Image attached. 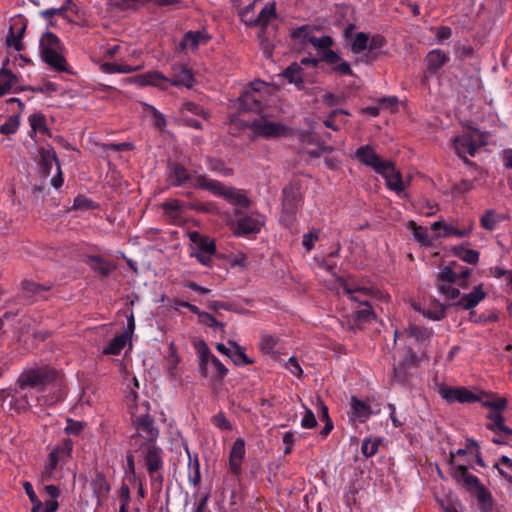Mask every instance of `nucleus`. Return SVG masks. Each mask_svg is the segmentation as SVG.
<instances>
[{
    "mask_svg": "<svg viewBox=\"0 0 512 512\" xmlns=\"http://www.w3.org/2000/svg\"><path fill=\"white\" fill-rule=\"evenodd\" d=\"M49 385L57 388L58 393L52 402L63 401L65 391L62 388V380L60 373L50 366H33L24 369L16 380L15 386L20 390L36 389L44 391Z\"/></svg>",
    "mask_w": 512,
    "mask_h": 512,
    "instance_id": "nucleus-1",
    "label": "nucleus"
},
{
    "mask_svg": "<svg viewBox=\"0 0 512 512\" xmlns=\"http://www.w3.org/2000/svg\"><path fill=\"white\" fill-rule=\"evenodd\" d=\"M129 83H135L139 86H154L161 90H167L171 86H184L192 88L194 76L192 70L185 64L176 63L171 67V77L168 78L159 71H149L144 74L128 78Z\"/></svg>",
    "mask_w": 512,
    "mask_h": 512,
    "instance_id": "nucleus-2",
    "label": "nucleus"
},
{
    "mask_svg": "<svg viewBox=\"0 0 512 512\" xmlns=\"http://www.w3.org/2000/svg\"><path fill=\"white\" fill-rule=\"evenodd\" d=\"M149 409L150 403L144 401L138 406L137 412L131 416L132 425L136 432L130 436L129 447L135 452L142 450L145 444L156 443L160 434Z\"/></svg>",
    "mask_w": 512,
    "mask_h": 512,
    "instance_id": "nucleus-3",
    "label": "nucleus"
},
{
    "mask_svg": "<svg viewBox=\"0 0 512 512\" xmlns=\"http://www.w3.org/2000/svg\"><path fill=\"white\" fill-rule=\"evenodd\" d=\"M166 175V181L171 187L208 190L212 180L207 174L190 170L179 162H170Z\"/></svg>",
    "mask_w": 512,
    "mask_h": 512,
    "instance_id": "nucleus-4",
    "label": "nucleus"
},
{
    "mask_svg": "<svg viewBox=\"0 0 512 512\" xmlns=\"http://www.w3.org/2000/svg\"><path fill=\"white\" fill-rule=\"evenodd\" d=\"M64 45L57 35L50 31L42 34L39 40V51L42 60L58 72H69L64 57Z\"/></svg>",
    "mask_w": 512,
    "mask_h": 512,
    "instance_id": "nucleus-5",
    "label": "nucleus"
},
{
    "mask_svg": "<svg viewBox=\"0 0 512 512\" xmlns=\"http://www.w3.org/2000/svg\"><path fill=\"white\" fill-rule=\"evenodd\" d=\"M139 452L142 453V458L150 478L151 488L154 491L160 492L164 481V452L162 448L157 443H150L143 445V449Z\"/></svg>",
    "mask_w": 512,
    "mask_h": 512,
    "instance_id": "nucleus-6",
    "label": "nucleus"
},
{
    "mask_svg": "<svg viewBox=\"0 0 512 512\" xmlns=\"http://www.w3.org/2000/svg\"><path fill=\"white\" fill-rule=\"evenodd\" d=\"M199 356V372L202 377L210 376L217 382L223 381L228 374L225 365L211 353L209 347L204 341L196 346Z\"/></svg>",
    "mask_w": 512,
    "mask_h": 512,
    "instance_id": "nucleus-7",
    "label": "nucleus"
},
{
    "mask_svg": "<svg viewBox=\"0 0 512 512\" xmlns=\"http://www.w3.org/2000/svg\"><path fill=\"white\" fill-rule=\"evenodd\" d=\"M303 197L297 184H289L282 190V203L280 222L285 227H292L296 222L299 208L302 206Z\"/></svg>",
    "mask_w": 512,
    "mask_h": 512,
    "instance_id": "nucleus-8",
    "label": "nucleus"
},
{
    "mask_svg": "<svg viewBox=\"0 0 512 512\" xmlns=\"http://www.w3.org/2000/svg\"><path fill=\"white\" fill-rule=\"evenodd\" d=\"M207 191L217 197L224 198L233 206L247 208L251 204V200L244 190L225 186L218 180L212 179Z\"/></svg>",
    "mask_w": 512,
    "mask_h": 512,
    "instance_id": "nucleus-9",
    "label": "nucleus"
},
{
    "mask_svg": "<svg viewBox=\"0 0 512 512\" xmlns=\"http://www.w3.org/2000/svg\"><path fill=\"white\" fill-rule=\"evenodd\" d=\"M336 283L346 295L353 302H366V299H360L358 294L367 296H376L379 291L372 287H365L359 283L354 277L337 276Z\"/></svg>",
    "mask_w": 512,
    "mask_h": 512,
    "instance_id": "nucleus-10",
    "label": "nucleus"
},
{
    "mask_svg": "<svg viewBox=\"0 0 512 512\" xmlns=\"http://www.w3.org/2000/svg\"><path fill=\"white\" fill-rule=\"evenodd\" d=\"M258 137L277 138L289 133V128L281 123L268 120L265 116L246 124Z\"/></svg>",
    "mask_w": 512,
    "mask_h": 512,
    "instance_id": "nucleus-11",
    "label": "nucleus"
},
{
    "mask_svg": "<svg viewBox=\"0 0 512 512\" xmlns=\"http://www.w3.org/2000/svg\"><path fill=\"white\" fill-rule=\"evenodd\" d=\"M235 214L238 216L235 229L237 236L257 234L265 223V217L260 213L242 214L236 209Z\"/></svg>",
    "mask_w": 512,
    "mask_h": 512,
    "instance_id": "nucleus-12",
    "label": "nucleus"
},
{
    "mask_svg": "<svg viewBox=\"0 0 512 512\" xmlns=\"http://www.w3.org/2000/svg\"><path fill=\"white\" fill-rule=\"evenodd\" d=\"M437 392L447 403H474L480 400L479 396L465 387H451L445 384L437 385Z\"/></svg>",
    "mask_w": 512,
    "mask_h": 512,
    "instance_id": "nucleus-13",
    "label": "nucleus"
},
{
    "mask_svg": "<svg viewBox=\"0 0 512 512\" xmlns=\"http://www.w3.org/2000/svg\"><path fill=\"white\" fill-rule=\"evenodd\" d=\"M355 158L365 166L373 169L377 174L384 173L389 160H383L370 145L360 146L355 151Z\"/></svg>",
    "mask_w": 512,
    "mask_h": 512,
    "instance_id": "nucleus-14",
    "label": "nucleus"
},
{
    "mask_svg": "<svg viewBox=\"0 0 512 512\" xmlns=\"http://www.w3.org/2000/svg\"><path fill=\"white\" fill-rule=\"evenodd\" d=\"M486 428L494 433L491 441L498 445H509L512 429L505 425L504 417L498 413L489 416Z\"/></svg>",
    "mask_w": 512,
    "mask_h": 512,
    "instance_id": "nucleus-15",
    "label": "nucleus"
},
{
    "mask_svg": "<svg viewBox=\"0 0 512 512\" xmlns=\"http://www.w3.org/2000/svg\"><path fill=\"white\" fill-rule=\"evenodd\" d=\"M52 285L39 284L32 280H23L21 282L20 297L26 299L29 303H34L48 299V293Z\"/></svg>",
    "mask_w": 512,
    "mask_h": 512,
    "instance_id": "nucleus-16",
    "label": "nucleus"
},
{
    "mask_svg": "<svg viewBox=\"0 0 512 512\" xmlns=\"http://www.w3.org/2000/svg\"><path fill=\"white\" fill-rule=\"evenodd\" d=\"M27 29V21L25 18L18 16L13 18L9 31L6 38V44L9 47H13L16 51H21L24 48V44L22 42V38Z\"/></svg>",
    "mask_w": 512,
    "mask_h": 512,
    "instance_id": "nucleus-17",
    "label": "nucleus"
},
{
    "mask_svg": "<svg viewBox=\"0 0 512 512\" xmlns=\"http://www.w3.org/2000/svg\"><path fill=\"white\" fill-rule=\"evenodd\" d=\"M452 477L458 484L463 486L468 492L472 494L483 486L476 476L469 473L468 467L465 465H458L453 467Z\"/></svg>",
    "mask_w": 512,
    "mask_h": 512,
    "instance_id": "nucleus-18",
    "label": "nucleus"
},
{
    "mask_svg": "<svg viewBox=\"0 0 512 512\" xmlns=\"http://www.w3.org/2000/svg\"><path fill=\"white\" fill-rule=\"evenodd\" d=\"M245 453V440L243 438H237L233 442L229 453V471L232 475L237 477L241 475Z\"/></svg>",
    "mask_w": 512,
    "mask_h": 512,
    "instance_id": "nucleus-19",
    "label": "nucleus"
},
{
    "mask_svg": "<svg viewBox=\"0 0 512 512\" xmlns=\"http://www.w3.org/2000/svg\"><path fill=\"white\" fill-rule=\"evenodd\" d=\"M261 83H252L251 90L244 91L240 97V106L244 110L251 112H261L262 110V98L259 94L258 86Z\"/></svg>",
    "mask_w": 512,
    "mask_h": 512,
    "instance_id": "nucleus-20",
    "label": "nucleus"
},
{
    "mask_svg": "<svg viewBox=\"0 0 512 512\" xmlns=\"http://www.w3.org/2000/svg\"><path fill=\"white\" fill-rule=\"evenodd\" d=\"M363 308L351 313L348 323L352 330L362 329L363 325L375 320L376 315L369 301L358 302Z\"/></svg>",
    "mask_w": 512,
    "mask_h": 512,
    "instance_id": "nucleus-21",
    "label": "nucleus"
},
{
    "mask_svg": "<svg viewBox=\"0 0 512 512\" xmlns=\"http://www.w3.org/2000/svg\"><path fill=\"white\" fill-rule=\"evenodd\" d=\"M321 61L332 65L331 70L341 75L354 76L350 64L343 60L334 50H327L321 53Z\"/></svg>",
    "mask_w": 512,
    "mask_h": 512,
    "instance_id": "nucleus-22",
    "label": "nucleus"
},
{
    "mask_svg": "<svg viewBox=\"0 0 512 512\" xmlns=\"http://www.w3.org/2000/svg\"><path fill=\"white\" fill-rule=\"evenodd\" d=\"M161 208L164 216L172 224L179 225L183 222V213L185 211V202L179 199H171L163 202Z\"/></svg>",
    "mask_w": 512,
    "mask_h": 512,
    "instance_id": "nucleus-23",
    "label": "nucleus"
},
{
    "mask_svg": "<svg viewBox=\"0 0 512 512\" xmlns=\"http://www.w3.org/2000/svg\"><path fill=\"white\" fill-rule=\"evenodd\" d=\"M349 405L350 420H357L360 423H365L373 414L370 404L356 396H351Z\"/></svg>",
    "mask_w": 512,
    "mask_h": 512,
    "instance_id": "nucleus-24",
    "label": "nucleus"
},
{
    "mask_svg": "<svg viewBox=\"0 0 512 512\" xmlns=\"http://www.w3.org/2000/svg\"><path fill=\"white\" fill-rule=\"evenodd\" d=\"M9 60L6 59L0 69V97L11 92H18L17 84L19 78L11 70L7 68Z\"/></svg>",
    "mask_w": 512,
    "mask_h": 512,
    "instance_id": "nucleus-25",
    "label": "nucleus"
},
{
    "mask_svg": "<svg viewBox=\"0 0 512 512\" xmlns=\"http://www.w3.org/2000/svg\"><path fill=\"white\" fill-rule=\"evenodd\" d=\"M39 153V171L42 177H48L51 174L53 163L60 165L59 159L55 150L52 147L45 148L40 147L38 149Z\"/></svg>",
    "mask_w": 512,
    "mask_h": 512,
    "instance_id": "nucleus-26",
    "label": "nucleus"
},
{
    "mask_svg": "<svg viewBox=\"0 0 512 512\" xmlns=\"http://www.w3.org/2000/svg\"><path fill=\"white\" fill-rule=\"evenodd\" d=\"M385 181L388 189L394 191L398 195H400L405 188L402 175L400 171L396 170L395 165L392 161L388 162L387 169H385L384 173H380Z\"/></svg>",
    "mask_w": 512,
    "mask_h": 512,
    "instance_id": "nucleus-27",
    "label": "nucleus"
},
{
    "mask_svg": "<svg viewBox=\"0 0 512 512\" xmlns=\"http://www.w3.org/2000/svg\"><path fill=\"white\" fill-rule=\"evenodd\" d=\"M453 146L457 155L460 158L464 159V161L467 163L468 160L466 159V155H470L473 157L475 156L478 150V145L470 135H462L456 137L454 139Z\"/></svg>",
    "mask_w": 512,
    "mask_h": 512,
    "instance_id": "nucleus-28",
    "label": "nucleus"
},
{
    "mask_svg": "<svg viewBox=\"0 0 512 512\" xmlns=\"http://www.w3.org/2000/svg\"><path fill=\"white\" fill-rule=\"evenodd\" d=\"M449 60L447 53L441 49H433L426 56L427 69L431 74H436Z\"/></svg>",
    "mask_w": 512,
    "mask_h": 512,
    "instance_id": "nucleus-29",
    "label": "nucleus"
},
{
    "mask_svg": "<svg viewBox=\"0 0 512 512\" xmlns=\"http://www.w3.org/2000/svg\"><path fill=\"white\" fill-rule=\"evenodd\" d=\"M90 486L93 494L98 500V503L107 499L111 487L103 473L97 472L95 477L91 480Z\"/></svg>",
    "mask_w": 512,
    "mask_h": 512,
    "instance_id": "nucleus-30",
    "label": "nucleus"
},
{
    "mask_svg": "<svg viewBox=\"0 0 512 512\" xmlns=\"http://www.w3.org/2000/svg\"><path fill=\"white\" fill-rule=\"evenodd\" d=\"M485 296L486 294L482 290V286L478 285L474 287L470 293L462 296L454 305L462 309L469 310L477 306Z\"/></svg>",
    "mask_w": 512,
    "mask_h": 512,
    "instance_id": "nucleus-31",
    "label": "nucleus"
},
{
    "mask_svg": "<svg viewBox=\"0 0 512 512\" xmlns=\"http://www.w3.org/2000/svg\"><path fill=\"white\" fill-rule=\"evenodd\" d=\"M28 121L31 127L29 132L30 138L34 139L37 133L51 136L50 129L46 124V116L41 112H36L28 117Z\"/></svg>",
    "mask_w": 512,
    "mask_h": 512,
    "instance_id": "nucleus-32",
    "label": "nucleus"
},
{
    "mask_svg": "<svg viewBox=\"0 0 512 512\" xmlns=\"http://www.w3.org/2000/svg\"><path fill=\"white\" fill-rule=\"evenodd\" d=\"M189 237L190 240L196 245V252L208 254L216 253V245L214 240H211L206 236H202L198 232H191Z\"/></svg>",
    "mask_w": 512,
    "mask_h": 512,
    "instance_id": "nucleus-33",
    "label": "nucleus"
},
{
    "mask_svg": "<svg viewBox=\"0 0 512 512\" xmlns=\"http://www.w3.org/2000/svg\"><path fill=\"white\" fill-rule=\"evenodd\" d=\"M283 77L291 84H294L298 89H302L304 85L303 81V69L301 66L294 62L290 64L284 71Z\"/></svg>",
    "mask_w": 512,
    "mask_h": 512,
    "instance_id": "nucleus-34",
    "label": "nucleus"
},
{
    "mask_svg": "<svg viewBox=\"0 0 512 512\" xmlns=\"http://www.w3.org/2000/svg\"><path fill=\"white\" fill-rule=\"evenodd\" d=\"M386 44L387 41L381 34H374L371 37L369 36L366 62L369 63L376 60L378 51L381 50Z\"/></svg>",
    "mask_w": 512,
    "mask_h": 512,
    "instance_id": "nucleus-35",
    "label": "nucleus"
},
{
    "mask_svg": "<svg viewBox=\"0 0 512 512\" xmlns=\"http://www.w3.org/2000/svg\"><path fill=\"white\" fill-rule=\"evenodd\" d=\"M91 268L104 277H108L115 269V265L101 256L93 255L89 257Z\"/></svg>",
    "mask_w": 512,
    "mask_h": 512,
    "instance_id": "nucleus-36",
    "label": "nucleus"
},
{
    "mask_svg": "<svg viewBox=\"0 0 512 512\" xmlns=\"http://www.w3.org/2000/svg\"><path fill=\"white\" fill-rule=\"evenodd\" d=\"M415 355L412 353L411 350H409V358H406L401 364L398 366H394V377L393 381L398 384H405L408 381V372H407V366L414 363Z\"/></svg>",
    "mask_w": 512,
    "mask_h": 512,
    "instance_id": "nucleus-37",
    "label": "nucleus"
},
{
    "mask_svg": "<svg viewBox=\"0 0 512 512\" xmlns=\"http://www.w3.org/2000/svg\"><path fill=\"white\" fill-rule=\"evenodd\" d=\"M277 17L275 2L268 3L260 11L259 15L255 18V26L261 27L263 30L267 28L270 21Z\"/></svg>",
    "mask_w": 512,
    "mask_h": 512,
    "instance_id": "nucleus-38",
    "label": "nucleus"
},
{
    "mask_svg": "<svg viewBox=\"0 0 512 512\" xmlns=\"http://www.w3.org/2000/svg\"><path fill=\"white\" fill-rule=\"evenodd\" d=\"M228 344L233 347V350L230 353L229 358L231 361L237 366H246L253 363L245 353L244 348L238 345L236 342L229 340Z\"/></svg>",
    "mask_w": 512,
    "mask_h": 512,
    "instance_id": "nucleus-39",
    "label": "nucleus"
},
{
    "mask_svg": "<svg viewBox=\"0 0 512 512\" xmlns=\"http://www.w3.org/2000/svg\"><path fill=\"white\" fill-rule=\"evenodd\" d=\"M452 253L468 264L475 265L479 261V252L473 249H467L463 245L454 246Z\"/></svg>",
    "mask_w": 512,
    "mask_h": 512,
    "instance_id": "nucleus-40",
    "label": "nucleus"
},
{
    "mask_svg": "<svg viewBox=\"0 0 512 512\" xmlns=\"http://www.w3.org/2000/svg\"><path fill=\"white\" fill-rule=\"evenodd\" d=\"M478 501L479 508L482 512H492L493 498L491 493L483 485L473 493Z\"/></svg>",
    "mask_w": 512,
    "mask_h": 512,
    "instance_id": "nucleus-41",
    "label": "nucleus"
},
{
    "mask_svg": "<svg viewBox=\"0 0 512 512\" xmlns=\"http://www.w3.org/2000/svg\"><path fill=\"white\" fill-rule=\"evenodd\" d=\"M141 66H131L127 64H120V63H111V62H105L101 65V70L104 73L107 74H114V73H132L135 71L140 70Z\"/></svg>",
    "mask_w": 512,
    "mask_h": 512,
    "instance_id": "nucleus-42",
    "label": "nucleus"
},
{
    "mask_svg": "<svg viewBox=\"0 0 512 512\" xmlns=\"http://www.w3.org/2000/svg\"><path fill=\"white\" fill-rule=\"evenodd\" d=\"M127 334L122 333L114 337L110 343L103 349L104 355H119L127 343Z\"/></svg>",
    "mask_w": 512,
    "mask_h": 512,
    "instance_id": "nucleus-43",
    "label": "nucleus"
},
{
    "mask_svg": "<svg viewBox=\"0 0 512 512\" xmlns=\"http://www.w3.org/2000/svg\"><path fill=\"white\" fill-rule=\"evenodd\" d=\"M452 266L456 267L458 265L456 262H452L450 265H447L440 270L436 277L435 285L439 283L453 284L456 282L458 279V272L454 271Z\"/></svg>",
    "mask_w": 512,
    "mask_h": 512,
    "instance_id": "nucleus-44",
    "label": "nucleus"
},
{
    "mask_svg": "<svg viewBox=\"0 0 512 512\" xmlns=\"http://www.w3.org/2000/svg\"><path fill=\"white\" fill-rule=\"evenodd\" d=\"M188 463V481L193 487H197L201 481L200 463L197 456L194 460L191 459L190 454Z\"/></svg>",
    "mask_w": 512,
    "mask_h": 512,
    "instance_id": "nucleus-45",
    "label": "nucleus"
},
{
    "mask_svg": "<svg viewBox=\"0 0 512 512\" xmlns=\"http://www.w3.org/2000/svg\"><path fill=\"white\" fill-rule=\"evenodd\" d=\"M369 34L364 32L356 33L352 44L351 51L353 54H360L368 50Z\"/></svg>",
    "mask_w": 512,
    "mask_h": 512,
    "instance_id": "nucleus-46",
    "label": "nucleus"
},
{
    "mask_svg": "<svg viewBox=\"0 0 512 512\" xmlns=\"http://www.w3.org/2000/svg\"><path fill=\"white\" fill-rule=\"evenodd\" d=\"M74 443L70 438H64L59 445L54 447L52 450L55 451L62 462L68 461L72 456Z\"/></svg>",
    "mask_w": 512,
    "mask_h": 512,
    "instance_id": "nucleus-47",
    "label": "nucleus"
},
{
    "mask_svg": "<svg viewBox=\"0 0 512 512\" xmlns=\"http://www.w3.org/2000/svg\"><path fill=\"white\" fill-rule=\"evenodd\" d=\"M198 321L200 324L212 328L214 331H220L221 333L225 332V324L218 321L212 314L208 312H203L200 314Z\"/></svg>",
    "mask_w": 512,
    "mask_h": 512,
    "instance_id": "nucleus-48",
    "label": "nucleus"
},
{
    "mask_svg": "<svg viewBox=\"0 0 512 512\" xmlns=\"http://www.w3.org/2000/svg\"><path fill=\"white\" fill-rule=\"evenodd\" d=\"M500 221V216L494 210H488L480 218V225L485 230L493 231Z\"/></svg>",
    "mask_w": 512,
    "mask_h": 512,
    "instance_id": "nucleus-49",
    "label": "nucleus"
},
{
    "mask_svg": "<svg viewBox=\"0 0 512 512\" xmlns=\"http://www.w3.org/2000/svg\"><path fill=\"white\" fill-rule=\"evenodd\" d=\"M381 438H365L361 445V452L366 458L374 456L379 449Z\"/></svg>",
    "mask_w": 512,
    "mask_h": 512,
    "instance_id": "nucleus-50",
    "label": "nucleus"
},
{
    "mask_svg": "<svg viewBox=\"0 0 512 512\" xmlns=\"http://www.w3.org/2000/svg\"><path fill=\"white\" fill-rule=\"evenodd\" d=\"M255 1L250 3L248 6L238 11L240 20L249 27L255 26V13H254Z\"/></svg>",
    "mask_w": 512,
    "mask_h": 512,
    "instance_id": "nucleus-51",
    "label": "nucleus"
},
{
    "mask_svg": "<svg viewBox=\"0 0 512 512\" xmlns=\"http://www.w3.org/2000/svg\"><path fill=\"white\" fill-rule=\"evenodd\" d=\"M20 113L11 115L4 124L0 126V134H14L20 125Z\"/></svg>",
    "mask_w": 512,
    "mask_h": 512,
    "instance_id": "nucleus-52",
    "label": "nucleus"
},
{
    "mask_svg": "<svg viewBox=\"0 0 512 512\" xmlns=\"http://www.w3.org/2000/svg\"><path fill=\"white\" fill-rule=\"evenodd\" d=\"M66 3H67L66 5H63V6L59 7V8H50V9L42 10V11H40L39 14H40V16L43 19L49 20V24L51 26H53V22L51 20V18L53 16L57 15V16H61L63 18L66 17V13H67V11L69 9L68 4L70 3V0H66Z\"/></svg>",
    "mask_w": 512,
    "mask_h": 512,
    "instance_id": "nucleus-53",
    "label": "nucleus"
},
{
    "mask_svg": "<svg viewBox=\"0 0 512 512\" xmlns=\"http://www.w3.org/2000/svg\"><path fill=\"white\" fill-rule=\"evenodd\" d=\"M308 42L313 45L314 47L318 48L319 50H321L320 54L323 52V51H327V50H331L330 47L333 45L334 41H333V38L331 36H322L320 38H317L315 36H311L309 39H308Z\"/></svg>",
    "mask_w": 512,
    "mask_h": 512,
    "instance_id": "nucleus-54",
    "label": "nucleus"
},
{
    "mask_svg": "<svg viewBox=\"0 0 512 512\" xmlns=\"http://www.w3.org/2000/svg\"><path fill=\"white\" fill-rule=\"evenodd\" d=\"M411 228H413V236L423 246H430L431 239L427 233V230L421 226H417L415 222H410Z\"/></svg>",
    "mask_w": 512,
    "mask_h": 512,
    "instance_id": "nucleus-55",
    "label": "nucleus"
},
{
    "mask_svg": "<svg viewBox=\"0 0 512 512\" xmlns=\"http://www.w3.org/2000/svg\"><path fill=\"white\" fill-rule=\"evenodd\" d=\"M198 47H199V45H198L197 40L194 37L193 31L186 32L183 35V37L179 43V46H178V48L182 51H185V50L195 51L198 49Z\"/></svg>",
    "mask_w": 512,
    "mask_h": 512,
    "instance_id": "nucleus-56",
    "label": "nucleus"
},
{
    "mask_svg": "<svg viewBox=\"0 0 512 512\" xmlns=\"http://www.w3.org/2000/svg\"><path fill=\"white\" fill-rule=\"evenodd\" d=\"M181 112L183 116H185L186 112H189L193 115L201 116L204 119L208 118V113L204 110L202 106L190 101L183 103Z\"/></svg>",
    "mask_w": 512,
    "mask_h": 512,
    "instance_id": "nucleus-57",
    "label": "nucleus"
},
{
    "mask_svg": "<svg viewBox=\"0 0 512 512\" xmlns=\"http://www.w3.org/2000/svg\"><path fill=\"white\" fill-rule=\"evenodd\" d=\"M483 405L490 408V411L486 415V418L489 420V416L492 413H498L499 415H502L501 412L507 407V400L505 398H498L496 401H486Z\"/></svg>",
    "mask_w": 512,
    "mask_h": 512,
    "instance_id": "nucleus-58",
    "label": "nucleus"
},
{
    "mask_svg": "<svg viewBox=\"0 0 512 512\" xmlns=\"http://www.w3.org/2000/svg\"><path fill=\"white\" fill-rule=\"evenodd\" d=\"M438 291L444 295L448 300L457 299L460 296V290L453 287L452 284L439 283L435 285Z\"/></svg>",
    "mask_w": 512,
    "mask_h": 512,
    "instance_id": "nucleus-59",
    "label": "nucleus"
},
{
    "mask_svg": "<svg viewBox=\"0 0 512 512\" xmlns=\"http://www.w3.org/2000/svg\"><path fill=\"white\" fill-rule=\"evenodd\" d=\"M278 339L272 335H263L261 337L260 341V349L265 354L273 353L276 345H277Z\"/></svg>",
    "mask_w": 512,
    "mask_h": 512,
    "instance_id": "nucleus-60",
    "label": "nucleus"
},
{
    "mask_svg": "<svg viewBox=\"0 0 512 512\" xmlns=\"http://www.w3.org/2000/svg\"><path fill=\"white\" fill-rule=\"evenodd\" d=\"M207 167L210 171L220 172L225 176H229L232 173V170L230 168L225 167L223 161L215 158L207 159Z\"/></svg>",
    "mask_w": 512,
    "mask_h": 512,
    "instance_id": "nucleus-61",
    "label": "nucleus"
},
{
    "mask_svg": "<svg viewBox=\"0 0 512 512\" xmlns=\"http://www.w3.org/2000/svg\"><path fill=\"white\" fill-rule=\"evenodd\" d=\"M213 425L220 430L230 431L233 429L231 422L227 419L223 412L215 414L211 419Z\"/></svg>",
    "mask_w": 512,
    "mask_h": 512,
    "instance_id": "nucleus-62",
    "label": "nucleus"
},
{
    "mask_svg": "<svg viewBox=\"0 0 512 512\" xmlns=\"http://www.w3.org/2000/svg\"><path fill=\"white\" fill-rule=\"evenodd\" d=\"M151 0H117L116 6L122 10L128 9H139L140 7L145 6Z\"/></svg>",
    "mask_w": 512,
    "mask_h": 512,
    "instance_id": "nucleus-63",
    "label": "nucleus"
},
{
    "mask_svg": "<svg viewBox=\"0 0 512 512\" xmlns=\"http://www.w3.org/2000/svg\"><path fill=\"white\" fill-rule=\"evenodd\" d=\"M474 55V49L471 46L462 45L461 43L455 44V56L459 60L471 58Z\"/></svg>",
    "mask_w": 512,
    "mask_h": 512,
    "instance_id": "nucleus-64",
    "label": "nucleus"
}]
</instances>
